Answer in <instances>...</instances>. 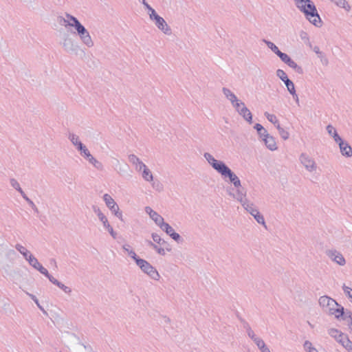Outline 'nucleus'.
<instances>
[{"label": "nucleus", "instance_id": "1", "mask_svg": "<svg viewBox=\"0 0 352 352\" xmlns=\"http://www.w3.org/2000/svg\"><path fill=\"white\" fill-rule=\"evenodd\" d=\"M296 4L305 14L307 19L314 25L320 23V18L315 6L309 0H295Z\"/></svg>", "mask_w": 352, "mask_h": 352}, {"label": "nucleus", "instance_id": "2", "mask_svg": "<svg viewBox=\"0 0 352 352\" xmlns=\"http://www.w3.org/2000/svg\"><path fill=\"white\" fill-rule=\"evenodd\" d=\"M70 19L72 23H70L69 25L72 26L74 25L76 27L77 32L80 35V37L83 40V41L87 45L91 43V37L89 33L86 31L85 28L79 23V21L75 17L71 16Z\"/></svg>", "mask_w": 352, "mask_h": 352}, {"label": "nucleus", "instance_id": "3", "mask_svg": "<svg viewBox=\"0 0 352 352\" xmlns=\"http://www.w3.org/2000/svg\"><path fill=\"white\" fill-rule=\"evenodd\" d=\"M137 265L146 274L153 278L158 276L157 272L146 261L143 259H136Z\"/></svg>", "mask_w": 352, "mask_h": 352}, {"label": "nucleus", "instance_id": "4", "mask_svg": "<svg viewBox=\"0 0 352 352\" xmlns=\"http://www.w3.org/2000/svg\"><path fill=\"white\" fill-rule=\"evenodd\" d=\"M104 200L107 206L118 216L120 219H122V214L119 212V208L114 201L113 199L109 195L105 194L104 195Z\"/></svg>", "mask_w": 352, "mask_h": 352}, {"label": "nucleus", "instance_id": "5", "mask_svg": "<svg viewBox=\"0 0 352 352\" xmlns=\"http://www.w3.org/2000/svg\"><path fill=\"white\" fill-rule=\"evenodd\" d=\"M235 107L239 113L249 122H252V113L248 109L245 107L243 102H236Z\"/></svg>", "mask_w": 352, "mask_h": 352}, {"label": "nucleus", "instance_id": "6", "mask_svg": "<svg viewBox=\"0 0 352 352\" xmlns=\"http://www.w3.org/2000/svg\"><path fill=\"white\" fill-rule=\"evenodd\" d=\"M212 166L223 176H226L227 172L230 170L223 162L215 159H212Z\"/></svg>", "mask_w": 352, "mask_h": 352}, {"label": "nucleus", "instance_id": "7", "mask_svg": "<svg viewBox=\"0 0 352 352\" xmlns=\"http://www.w3.org/2000/svg\"><path fill=\"white\" fill-rule=\"evenodd\" d=\"M146 211L150 215L151 218L161 227L162 223H164L163 218L149 207L146 208Z\"/></svg>", "mask_w": 352, "mask_h": 352}, {"label": "nucleus", "instance_id": "8", "mask_svg": "<svg viewBox=\"0 0 352 352\" xmlns=\"http://www.w3.org/2000/svg\"><path fill=\"white\" fill-rule=\"evenodd\" d=\"M161 228L164 230L168 234H169L174 240L177 241L179 239V235L176 233L173 228L168 223H162Z\"/></svg>", "mask_w": 352, "mask_h": 352}, {"label": "nucleus", "instance_id": "9", "mask_svg": "<svg viewBox=\"0 0 352 352\" xmlns=\"http://www.w3.org/2000/svg\"><path fill=\"white\" fill-rule=\"evenodd\" d=\"M337 142L339 144L341 152L343 155L346 156H351L352 155V149L350 146L344 143L341 139Z\"/></svg>", "mask_w": 352, "mask_h": 352}, {"label": "nucleus", "instance_id": "10", "mask_svg": "<svg viewBox=\"0 0 352 352\" xmlns=\"http://www.w3.org/2000/svg\"><path fill=\"white\" fill-rule=\"evenodd\" d=\"M279 53L280 54L278 55V56L283 62L287 63L289 67L292 68L297 67V64L293 60H292L291 58L287 54L283 52Z\"/></svg>", "mask_w": 352, "mask_h": 352}, {"label": "nucleus", "instance_id": "11", "mask_svg": "<svg viewBox=\"0 0 352 352\" xmlns=\"http://www.w3.org/2000/svg\"><path fill=\"white\" fill-rule=\"evenodd\" d=\"M301 162L305 165V166L309 170H311L314 167V162L307 155H302L300 157Z\"/></svg>", "mask_w": 352, "mask_h": 352}, {"label": "nucleus", "instance_id": "12", "mask_svg": "<svg viewBox=\"0 0 352 352\" xmlns=\"http://www.w3.org/2000/svg\"><path fill=\"white\" fill-rule=\"evenodd\" d=\"M143 169V177L147 181L153 180V175L151 171L146 168V165L142 162H140V170Z\"/></svg>", "mask_w": 352, "mask_h": 352}, {"label": "nucleus", "instance_id": "13", "mask_svg": "<svg viewBox=\"0 0 352 352\" xmlns=\"http://www.w3.org/2000/svg\"><path fill=\"white\" fill-rule=\"evenodd\" d=\"M265 138H264V141L265 142L266 146L270 150H275L276 148V144L275 140L272 137L269 136L267 134L264 135Z\"/></svg>", "mask_w": 352, "mask_h": 352}, {"label": "nucleus", "instance_id": "14", "mask_svg": "<svg viewBox=\"0 0 352 352\" xmlns=\"http://www.w3.org/2000/svg\"><path fill=\"white\" fill-rule=\"evenodd\" d=\"M337 341L341 343L346 349L352 350V342L349 340L346 335H343L341 338H339Z\"/></svg>", "mask_w": 352, "mask_h": 352}, {"label": "nucleus", "instance_id": "15", "mask_svg": "<svg viewBox=\"0 0 352 352\" xmlns=\"http://www.w3.org/2000/svg\"><path fill=\"white\" fill-rule=\"evenodd\" d=\"M155 20L156 21V24L158 26V28L160 30L166 32L168 29L165 28L167 25H166V21L164 20V19H162V17H160L158 15H155Z\"/></svg>", "mask_w": 352, "mask_h": 352}, {"label": "nucleus", "instance_id": "16", "mask_svg": "<svg viewBox=\"0 0 352 352\" xmlns=\"http://www.w3.org/2000/svg\"><path fill=\"white\" fill-rule=\"evenodd\" d=\"M226 176L229 177L230 181L234 184L235 186H239L241 185L240 180L238 177L235 175L230 170L227 172Z\"/></svg>", "mask_w": 352, "mask_h": 352}, {"label": "nucleus", "instance_id": "17", "mask_svg": "<svg viewBox=\"0 0 352 352\" xmlns=\"http://www.w3.org/2000/svg\"><path fill=\"white\" fill-rule=\"evenodd\" d=\"M320 304L322 305H328V306H331V305H338V304L336 303V302L333 300L332 298H330L329 297H327V296H322L320 298Z\"/></svg>", "mask_w": 352, "mask_h": 352}, {"label": "nucleus", "instance_id": "18", "mask_svg": "<svg viewBox=\"0 0 352 352\" xmlns=\"http://www.w3.org/2000/svg\"><path fill=\"white\" fill-rule=\"evenodd\" d=\"M78 145L80 150L82 151L87 157H89V160L91 163L96 162V160L90 155L89 151L85 148V146H83L80 142H79Z\"/></svg>", "mask_w": 352, "mask_h": 352}, {"label": "nucleus", "instance_id": "19", "mask_svg": "<svg viewBox=\"0 0 352 352\" xmlns=\"http://www.w3.org/2000/svg\"><path fill=\"white\" fill-rule=\"evenodd\" d=\"M250 213L254 217L256 221L262 224L265 223L264 219L262 215H260L259 212L254 209L250 210Z\"/></svg>", "mask_w": 352, "mask_h": 352}, {"label": "nucleus", "instance_id": "20", "mask_svg": "<svg viewBox=\"0 0 352 352\" xmlns=\"http://www.w3.org/2000/svg\"><path fill=\"white\" fill-rule=\"evenodd\" d=\"M329 333L331 336H332L337 340L339 339V338H341L343 335H344V333H341L340 331L336 329H330Z\"/></svg>", "mask_w": 352, "mask_h": 352}, {"label": "nucleus", "instance_id": "21", "mask_svg": "<svg viewBox=\"0 0 352 352\" xmlns=\"http://www.w3.org/2000/svg\"><path fill=\"white\" fill-rule=\"evenodd\" d=\"M327 129L329 133L333 135L336 142L340 140V138L338 135L336 129L332 126L329 125Z\"/></svg>", "mask_w": 352, "mask_h": 352}, {"label": "nucleus", "instance_id": "22", "mask_svg": "<svg viewBox=\"0 0 352 352\" xmlns=\"http://www.w3.org/2000/svg\"><path fill=\"white\" fill-rule=\"evenodd\" d=\"M331 314L335 316L336 318H339L340 317H342L344 314V309L343 307H338L336 309H333L332 311H331Z\"/></svg>", "mask_w": 352, "mask_h": 352}, {"label": "nucleus", "instance_id": "23", "mask_svg": "<svg viewBox=\"0 0 352 352\" xmlns=\"http://www.w3.org/2000/svg\"><path fill=\"white\" fill-rule=\"evenodd\" d=\"M285 85L288 89V91L293 95L295 94V88H294V83L289 80V79H287L286 81L285 82Z\"/></svg>", "mask_w": 352, "mask_h": 352}, {"label": "nucleus", "instance_id": "24", "mask_svg": "<svg viewBox=\"0 0 352 352\" xmlns=\"http://www.w3.org/2000/svg\"><path fill=\"white\" fill-rule=\"evenodd\" d=\"M265 116L267 118V120L271 122L272 123L276 125V126H278V120L276 118V116L274 114H270L269 113H265Z\"/></svg>", "mask_w": 352, "mask_h": 352}, {"label": "nucleus", "instance_id": "25", "mask_svg": "<svg viewBox=\"0 0 352 352\" xmlns=\"http://www.w3.org/2000/svg\"><path fill=\"white\" fill-rule=\"evenodd\" d=\"M27 259L28 260L30 265H32L36 269L40 265V263H38L37 259L36 258H34V256H32V254H30L28 255Z\"/></svg>", "mask_w": 352, "mask_h": 352}, {"label": "nucleus", "instance_id": "26", "mask_svg": "<svg viewBox=\"0 0 352 352\" xmlns=\"http://www.w3.org/2000/svg\"><path fill=\"white\" fill-rule=\"evenodd\" d=\"M333 259L339 265H342L345 263V260L344 257L340 254L335 255Z\"/></svg>", "mask_w": 352, "mask_h": 352}, {"label": "nucleus", "instance_id": "27", "mask_svg": "<svg viewBox=\"0 0 352 352\" xmlns=\"http://www.w3.org/2000/svg\"><path fill=\"white\" fill-rule=\"evenodd\" d=\"M304 346H305V350L307 352H318L317 349L316 348H314L312 346L311 343L309 342H305Z\"/></svg>", "mask_w": 352, "mask_h": 352}, {"label": "nucleus", "instance_id": "28", "mask_svg": "<svg viewBox=\"0 0 352 352\" xmlns=\"http://www.w3.org/2000/svg\"><path fill=\"white\" fill-rule=\"evenodd\" d=\"M267 44L268 45V47L275 53L278 56L280 54L279 52H281L278 47L276 45H275L272 42H267Z\"/></svg>", "mask_w": 352, "mask_h": 352}, {"label": "nucleus", "instance_id": "29", "mask_svg": "<svg viewBox=\"0 0 352 352\" xmlns=\"http://www.w3.org/2000/svg\"><path fill=\"white\" fill-rule=\"evenodd\" d=\"M277 128L279 130V133L282 138H284L285 140L287 139L289 137V133L285 131L283 129H281L279 124H278Z\"/></svg>", "mask_w": 352, "mask_h": 352}, {"label": "nucleus", "instance_id": "30", "mask_svg": "<svg viewBox=\"0 0 352 352\" xmlns=\"http://www.w3.org/2000/svg\"><path fill=\"white\" fill-rule=\"evenodd\" d=\"M277 75L284 82H285L286 80L288 79V78H287L286 74L285 73V72L281 70V69H278L277 71Z\"/></svg>", "mask_w": 352, "mask_h": 352}, {"label": "nucleus", "instance_id": "31", "mask_svg": "<svg viewBox=\"0 0 352 352\" xmlns=\"http://www.w3.org/2000/svg\"><path fill=\"white\" fill-rule=\"evenodd\" d=\"M254 128L256 129V131L261 134V135H265L266 133L265 129L263 128V126L260 124H256L254 126Z\"/></svg>", "mask_w": 352, "mask_h": 352}, {"label": "nucleus", "instance_id": "32", "mask_svg": "<svg viewBox=\"0 0 352 352\" xmlns=\"http://www.w3.org/2000/svg\"><path fill=\"white\" fill-rule=\"evenodd\" d=\"M332 1L335 2L336 4L338 6L344 8H346L347 3L345 1V0H331Z\"/></svg>", "mask_w": 352, "mask_h": 352}, {"label": "nucleus", "instance_id": "33", "mask_svg": "<svg viewBox=\"0 0 352 352\" xmlns=\"http://www.w3.org/2000/svg\"><path fill=\"white\" fill-rule=\"evenodd\" d=\"M41 273L45 275L46 276H49V274L47 270L43 267L41 264L36 268Z\"/></svg>", "mask_w": 352, "mask_h": 352}, {"label": "nucleus", "instance_id": "34", "mask_svg": "<svg viewBox=\"0 0 352 352\" xmlns=\"http://www.w3.org/2000/svg\"><path fill=\"white\" fill-rule=\"evenodd\" d=\"M98 217H99L100 221L103 223L104 226H106L107 224H109L107 217L102 213H99Z\"/></svg>", "mask_w": 352, "mask_h": 352}, {"label": "nucleus", "instance_id": "35", "mask_svg": "<svg viewBox=\"0 0 352 352\" xmlns=\"http://www.w3.org/2000/svg\"><path fill=\"white\" fill-rule=\"evenodd\" d=\"M228 98L233 103L234 106L236 104V102H239L236 99V97L232 93H230V96Z\"/></svg>", "mask_w": 352, "mask_h": 352}, {"label": "nucleus", "instance_id": "36", "mask_svg": "<svg viewBox=\"0 0 352 352\" xmlns=\"http://www.w3.org/2000/svg\"><path fill=\"white\" fill-rule=\"evenodd\" d=\"M18 250L20 251L21 253H22L25 256L26 258H28L30 252H28L25 248L20 246L19 248H18Z\"/></svg>", "mask_w": 352, "mask_h": 352}, {"label": "nucleus", "instance_id": "37", "mask_svg": "<svg viewBox=\"0 0 352 352\" xmlns=\"http://www.w3.org/2000/svg\"><path fill=\"white\" fill-rule=\"evenodd\" d=\"M344 290L352 301V289L349 287H344Z\"/></svg>", "mask_w": 352, "mask_h": 352}, {"label": "nucleus", "instance_id": "38", "mask_svg": "<svg viewBox=\"0 0 352 352\" xmlns=\"http://www.w3.org/2000/svg\"><path fill=\"white\" fill-rule=\"evenodd\" d=\"M130 161L131 162H133V164H138L140 166V162H141L139 159L135 156V155H131L130 156Z\"/></svg>", "mask_w": 352, "mask_h": 352}, {"label": "nucleus", "instance_id": "39", "mask_svg": "<svg viewBox=\"0 0 352 352\" xmlns=\"http://www.w3.org/2000/svg\"><path fill=\"white\" fill-rule=\"evenodd\" d=\"M255 342L260 349H263V347H264V346L265 345L264 342L261 339H256Z\"/></svg>", "mask_w": 352, "mask_h": 352}, {"label": "nucleus", "instance_id": "40", "mask_svg": "<svg viewBox=\"0 0 352 352\" xmlns=\"http://www.w3.org/2000/svg\"><path fill=\"white\" fill-rule=\"evenodd\" d=\"M151 245L154 247V248L157 250V252L160 254H165V250L163 248H157L155 245L151 243Z\"/></svg>", "mask_w": 352, "mask_h": 352}, {"label": "nucleus", "instance_id": "41", "mask_svg": "<svg viewBox=\"0 0 352 352\" xmlns=\"http://www.w3.org/2000/svg\"><path fill=\"white\" fill-rule=\"evenodd\" d=\"M49 278V279L50 280L51 282H52L53 283L57 285L58 286H59L60 287H63V285H61L59 282H58L54 278L50 276L49 275V276H47Z\"/></svg>", "mask_w": 352, "mask_h": 352}, {"label": "nucleus", "instance_id": "42", "mask_svg": "<svg viewBox=\"0 0 352 352\" xmlns=\"http://www.w3.org/2000/svg\"><path fill=\"white\" fill-rule=\"evenodd\" d=\"M12 186L16 188V189H18L21 193H23V191L21 190V188L19 187V184L17 183L16 181L12 179Z\"/></svg>", "mask_w": 352, "mask_h": 352}, {"label": "nucleus", "instance_id": "43", "mask_svg": "<svg viewBox=\"0 0 352 352\" xmlns=\"http://www.w3.org/2000/svg\"><path fill=\"white\" fill-rule=\"evenodd\" d=\"M105 227L107 228V230H109L110 234L113 236V237L115 238L116 234L113 232V228L109 224H107Z\"/></svg>", "mask_w": 352, "mask_h": 352}, {"label": "nucleus", "instance_id": "44", "mask_svg": "<svg viewBox=\"0 0 352 352\" xmlns=\"http://www.w3.org/2000/svg\"><path fill=\"white\" fill-rule=\"evenodd\" d=\"M146 7H147V8H149V10H151V13L150 14V16H151V19H153H153H155V15H157V14L155 13V10H153L152 8H150L147 4H146Z\"/></svg>", "mask_w": 352, "mask_h": 352}, {"label": "nucleus", "instance_id": "45", "mask_svg": "<svg viewBox=\"0 0 352 352\" xmlns=\"http://www.w3.org/2000/svg\"><path fill=\"white\" fill-rule=\"evenodd\" d=\"M205 157L208 160V161L212 164V159H214L210 154L205 155Z\"/></svg>", "mask_w": 352, "mask_h": 352}, {"label": "nucleus", "instance_id": "46", "mask_svg": "<svg viewBox=\"0 0 352 352\" xmlns=\"http://www.w3.org/2000/svg\"><path fill=\"white\" fill-rule=\"evenodd\" d=\"M223 92L226 95L227 98L230 96V93H232L229 89H223Z\"/></svg>", "mask_w": 352, "mask_h": 352}, {"label": "nucleus", "instance_id": "47", "mask_svg": "<svg viewBox=\"0 0 352 352\" xmlns=\"http://www.w3.org/2000/svg\"><path fill=\"white\" fill-rule=\"evenodd\" d=\"M261 349L263 352H270V349L265 345Z\"/></svg>", "mask_w": 352, "mask_h": 352}, {"label": "nucleus", "instance_id": "48", "mask_svg": "<svg viewBox=\"0 0 352 352\" xmlns=\"http://www.w3.org/2000/svg\"><path fill=\"white\" fill-rule=\"evenodd\" d=\"M129 254L132 256V258H134L135 261H136V259H138L136 258V254H135V253L134 252H130Z\"/></svg>", "mask_w": 352, "mask_h": 352}, {"label": "nucleus", "instance_id": "49", "mask_svg": "<svg viewBox=\"0 0 352 352\" xmlns=\"http://www.w3.org/2000/svg\"><path fill=\"white\" fill-rule=\"evenodd\" d=\"M248 204L247 205V206L245 207L246 210H248Z\"/></svg>", "mask_w": 352, "mask_h": 352}]
</instances>
